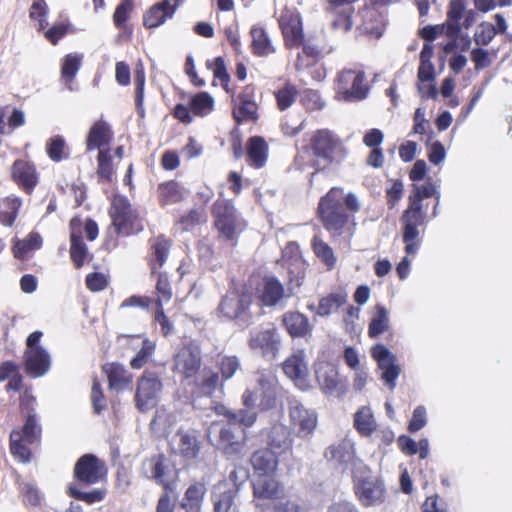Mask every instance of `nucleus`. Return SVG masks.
<instances>
[{"mask_svg":"<svg viewBox=\"0 0 512 512\" xmlns=\"http://www.w3.org/2000/svg\"><path fill=\"white\" fill-rule=\"evenodd\" d=\"M431 197L435 199L432 211V217L434 218L438 214L441 197L437 186L431 180L422 185H412L408 205L400 217L402 241L405 253L408 255H415L420 249L422 243L420 228L425 227L427 223V213L423 209V200Z\"/></svg>","mask_w":512,"mask_h":512,"instance_id":"obj_1","label":"nucleus"},{"mask_svg":"<svg viewBox=\"0 0 512 512\" xmlns=\"http://www.w3.org/2000/svg\"><path fill=\"white\" fill-rule=\"evenodd\" d=\"M344 148L340 138L329 129H317L306 135L297 149L293 166L298 171L313 169L311 178L332 166L342 155ZM312 181V179H310Z\"/></svg>","mask_w":512,"mask_h":512,"instance_id":"obj_2","label":"nucleus"},{"mask_svg":"<svg viewBox=\"0 0 512 512\" xmlns=\"http://www.w3.org/2000/svg\"><path fill=\"white\" fill-rule=\"evenodd\" d=\"M360 210V203L353 193L345 194L343 188L332 187L323 195L316 209L317 218L332 236H340L354 224V214Z\"/></svg>","mask_w":512,"mask_h":512,"instance_id":"obj_3","label":"nucleus"},{"mask_svg":"<svg viewBox=\"0 0 512 512\" xmlns=\"http://www.w3.org/2000/svg\"><path fill=\"white\" fill-rule=\"evenodd\" d=\"M206 66L230 96L231 115L235 123L237 125L256 123L260 118L259 105L256 101V86L247 84L238 92L231 87V77L227 71L225 60L221 56L208 60Z\"/></svg>","mask_w":512,"mask_h":512,"instance_id":"obj_4","label":"nucleus"},{"mask_svg":"<svg viewBox=\"0 0 512 512\" xmlns=\"http://www.w3.org/2000/svg\"><path fill=\"white\" fill-rule=\"evenodd\" d=\"M215 412L227 420L219 430L217 449L227 457L239 456L246 444V430L255 424L257 414L247 409L233 411L224 405L216 407Z\"/></svg>","mask_w":512,"mask_h":512,"instance_id":"obj_5","label":"nucleus"},{"mask_svg":"<svg viewBox=\"0 0 512 512\" xmlns=\"http://www.w3.org/2000/svg\"><path fill=\"white\" fill-rule=\"evenodd\" d=\"M36 398L24 393L19 398L20 412L25 415V422L22 427L13 429L9 436V448L11 455L21 463H29L33 454L31 447L39 445L41 441L42 428L34 412Z\"/></svg>","mask_w":512,"mask_h":512,"instance_id":"obj_6","label":"nucleus"},{"mask_svg":"<svg viewBox=\"0 0 512 512\" xmlns=\"http://www.w3.org/2000/svg\"><path fill=\"white\" fill-rule=\"evenodd\" d=\"M211 215L217 239L235 248L241 234L247 229V221L240 215L232 201L226 199L216 200L213 203Z\"/></svg>","mask_w":512,"mask_h":512,"instance_id":"obj_7","label":"nucleus"},{"mask_svg":"<svg viewBox=\"0 0 512 512\" xmlns=\"http://www.w3.org/2000/svg\"><path fill=\"white\" fill-rule=\"evenodd\" d=\"M253 302L254 293L252 291L248 289L230 290L220 300L217 307L218 317L248 327L254 320V315L251 312Z\"/></svg>","mask_w":512,"mask_h":512,"instance_id":"obj_8","label":"nucleus"},{"mask_svg":"<svg viewBox=\"0 0 512 512\" xmlns=\"http://www.w3.org/2000/svg\"><path fill=\"white\" fill-rule=\"evenodd\" d=\"M203 365L200 346L194 341L182 344L173 355L172 371L179 376L180 382L193 385L192 394L197 396L196 384Z\"/></svg>","mask_w":512,"mask_h":512,"instance_id":"obj_9","label":"nucleus"},{"mask_svg":"<svg viewBox=\"0 0 512 512\" xmlns=\"http://www.w3.org/2000/svg\"><path fill=\"white\" fill-rule=\"evenodd\" d=\"M70 249L69 255L75 269H80L87 261L92 260V254L83 240V232L89 241H94L99 234L97 223L93 219H87L83 226L79 217H73L69 222Z\"/></svg>","mask_w":512,"mask_h":512,"instance_id":"obj_10","label":"nucleus"},{"mask_svg":"<svg viewBox=\"0 0 512 512\" xmlns=\"http://www.w3.org/2000/svg\"><path fill=\"white\" fill-rule=\"evenodd\" d=\"M218 372L204 370L200 383L196 384L197 396L211 397L217 389H222L224 383L230 380L240 369V360L235 355L223 356L217 362Z\"/></svg>","mask_w":512,"mask_h":512,"instance_id":"obj_11","label":"nucleus"},{"mask_svg":"<svg viewBox=\"0 0 512 512\" xmlns=\"http://www.w3.org/2000/svg\"><path fill=\"white\" fill-rule=\"evenodd\" d=\"M109 216L118 235L130 236L143 229L138 211L132 207L128 198L123 195L113 197Z\"/></svg>","mask_w":512,"mask_h":512,"instance_id":"obj_12","label":"nucleus"},{"mask_svg":"<svg viewBox=\"0 0 512 512\" xmlns=\"http://www.w3.org/2000/svg\"><path fill=\"white\" fill-rule=\"evenodd\" d=\"M365 74L361 70L343 69L335 80L338 100L352 102L366 98L369 88L364 83Z\"/></svg>","mask_w":512,"mask_h":512,"instance_id":"obj_13","label":"nucleus"},{"mask_svg":"<svg viewBox=\"0 0 512 512\" xmlns=\"http://www.w3.org/2000/svg\"><path fill=\"white\" fill-rule=\"evenodd\" d=\"M163 388L159 375L145 370L137 380L135 405L141 412L155 408L158 404L159 393Z\"/></svg>","mask_w":512,"mask_h":512,"instance_id":"obj_14","label":"nucleus"},{"mask_svg":"<svg viewBox=\"0 0 512 512\" xmlns=\"http://www.w3.org/2000/svg\"><path fill=\"white\" fill-rule=\"evenodd\" d=\"M354 494L363 507L381 505L386 499V488L380 477L366 476L354 480Z\"/></svg>","mask_w":512,"mask_h":512,"instance_id":"obj_15","label":"nucleus"},{"mask_svg":"<svg viewBox=\"0 0 512 512\" xmlns=\"http://www.w3.org/2000/svg\"><path fill=\"white\" fill-rule=\"evenodd\" d=\"M107 475L105 463L93 454L81 456L73 471L76 481L82 486H91L102 481Z\"/></svg>","mask_w":512,"mask_h":512,"instance_id":"obj_16","label":"nucleus"},{"mask_svg":"<svg viewBox=\"0 0 512 512\" xmlns=\"http://www.w3.org/2000/svg\"><path fill=\"white\" fill-rule=\"evenodd\" d=\"M278 23L283 36L284 45L287 49L291 50L303 45L305 41L303 23L297 11L289 8L283 9Z\"/></svg>","mask_w":512,"mask_h":512,"instance_id":"obj_17","label":"nucleus"},{"mask_svg":"<svg viewBox=\"0 0 512 512\" xmlns=\"http://www.w3.org/2000/svg\"><path fill=\"white\" fill-rule=\"evenodd\" d=\"M10 178L26 195H32L40 183V173L35 163L27 158H18L12 163Z\"/></svg>","mask_w":512,"mask_h":512,"instance_id":"obj_18","label":"nucleus"},{"mask_svg":"<svg viewBox=\"0 0 512 512\" xmlns=\"http://www.w3.org/2000/svg\"><path fill=\"white\" fill-rule=\"evenodd\" d=\"M288 413L290 428L297 437L307 438L314 433L318 423V416L314 410L295 401L290 403Z\"/></svg>","mask_w":512,"mask_h":512,"instance_id":"obj_19","label":"nucleus"},{"mask_svg":"<svg viewBox=\"0 0 512 512\" xmlns=\"http://www.w3.org/2000/svg\"><path fill=\"white\" fill-rule=\"evenodd\" d=\"M358 16L360 17V23L356 27V32L359 35L375 40L380 39L384 35L387 19L378 9L363 5L358 9Z\"/></svg>","mask_w":512,"mask_h":512,"instance_id":"obj_20","label":"nucleus"},{"mask_svg":"<svg viewBox=\"0 0 512 512\" xmlns=\"http://www.w3.org/2000/svg\"><path fill=\"white\" fill-rule=\"evenodd\" d=\"M358 0H327L326 13L332 30L348 33L353 28L354 4Z\"/></svg>","mask_w":512,"mask_h":512,"instance_id":"obj_21","label":"nucleus"},{"mask_svg":"<svg viewBox=\"0 0 512 512\" xmlns=\"http://www.w3.org/2000/svg\"><path fill=\"white\" fill-rule=\"evenodd\" d=\"M256 294L261 307H276L290 297L284 284L272 275H265L261 279Z\"/></svg>","mask_w":512,"mask_h":512,"instance_id":"obj_22","label":"nucleus"},{"mask_svg":"<svg viewBox=\"0 0 512 512\" xmlns=\"http://www.w3.org/2000/svg\"><path fill=\"white\" fill-rule=\"evenodd\" d=\"M316 381L326 395L341 397L346 393L347 385L339 378L338 369L329 362H320L315 366Z\"/></svg>","mask_w":512,"mask_h":512,"instance_id":"obj_23","label":"nucleus"},{"mask_svg":"<svg viewBox=\"0 0 512 512\" xmlns=\"http://www.w3.org/2000/svg\"><path fill=\"white\" fill-rule=\"evenodd\" d=\"M282 493V485L273 476L257 477L253 482V503L261 512L271 508L267 501L279 499Z\"/></svg>","mask_w":512,"mask_h":512,"instance_id":"obj_24","label":"nucleus"},{"mask_svg":"<svg viewBox=\"0 0 512 512\" xmlns=\"http://www.w3.org/2000/svg\"><path fill=\"white\" fill-rule=\"evenodd\" d=\"M282 369L284 374L299 389L306 391L311 385L309 381V370L305 360L304 350H297L289 356L283 363Z\"/></svg>","mask_w":512,"mask_h":512,"instance_id":"obj_25","label":"nucleus"},{"mask_svg":"<svg viewBox=\"0 0 512 512\" xmlns=\"http://www.w3.org/2000/svg\"><path fill=\"white\" fill-rule=\"evenodd\" d=\"M143 468L147 469V477L154 480L163 488V492H174L176 479H169V466L163 453L155 454L143 461Z\"/></svg>","mask_w":512,"mask_h":512,"instance_id":"obj_26","label":"nucleus"},{"mask_svg":"<svg viewBox=\"0 0 512 512\" xmlns=\"http://www.w3.org/2000/svg\"><path fill=\"white\" fill-rule=\"evenodd\" d=\"M371 356L382 370V379L390 389H393L401 372L400 366L396 364V356L383 344L374 345Z\"/></svg>","mask_w":512,"mask_h":512,"instance_id":"obj_27","label":"nucleus"},{"mask_svg":"<svg viewBox=\"0 0 512 512\" xmlns=\"http://www.w3.org/2000/svg\"><path fill=\"white\" fill-rule=\"evenodd\" d=\"M280 343V336L275 327L253 333L248 340V346L251 350H259L263 357L271 360L277 357Z\"/></svg>","mask_w":512,"mask_h":512,"instance_id":"obj_28","label":"nucleus"},{"mask_svg":"<svg viewBox=\"0 0 512 512\" xmlns=\"http://www.w3.org/2000/svg\"><path fill=\"white\" fill-rule=\"evenodd\" d=\"M172 240L164 234L151 237L148 240L147 265L151 274H156L168 260Z\"/></svg>","mask_w":512,"mask_h":512,"instance_id":"obj_29","label":"nucleus"},{"mask_svg":"<svg viewBox=\"0 0 512 512\" xmlns=\"http://www.w3.org/2000/svg\"><path fill=\"white\" fill-rule=\"evenodd\" d=\"M113 139L114 132L111 125L103 119H98L91 125L87 132L85 139L86 151L91 152L96 149L98 152L101 150H110L109 146Z\"/></svg>","mask_w":512,"mask_h":512,"instance_id":"obj_30","label":"nucleus"},{"mask_svg":"<svg viewBox=\"0 0 512 512\" xmlns=\"http://www.w3.org/2000/svg\"><path fill=\"white\" fill-rule=\"evenodd\" d=\"M279 456L276 451L266 447L256 449L250 456V464L256 477H270L277 472Z\"/></svg>","mask_w":512,"mask_h":512,"instance_id":"obj_31","label":"nucleus"},{"mask_svg":"<svg viewBox=\"0 0 512 512\" xmlns=\"http://www.w3.org/2000/svg\"><path fill=\"white\" fill-rule=\"evenodd\" d=\"M182 0H161L152 5L143 16L146 28H157L172 18Z\"/></svg>","mask_w":512,"mask_h":512,"instance_id":"obj_32","label":"nucleus"},{"mask_svg":"<svg viewBox=\"0 0 512 512\" xmlns=\"http://www.w3.org/2000/svg\"><path fill=\"white\" fill-rule=\"evenodd\" d=\"M281 324L292 338H307L313 331L309 318L299 311L285 312L281 317Z\"/></svg>","mask_w":512,"mask_h":512,"instance_id":"obj_33","label":"nucleus"},{"mask_svg":"<svg viewBox=\"0 0 512 512\" xmlns=\"http://www.w3.org/2000/svg\"><path fill=\"white\" fill-rule=\"evenodd\" d=\"M348 301V293L344 288H337L329 294L319 299L318 305L315 307L313 304L307 306V308L315 312L317 316L328 317L332 313L337 312L340 308L345 306Z\"/></svg>","mask_w":512,"mask_h":512,"instance_id":"obj_34","label":"nucleus"},{"mask_svg":"<svg viewBox=\"0 0 512 512\" xmlns=\"http://www.w3.org/2000/svg\"><path fill=\"white\" fill-rule=\"evenodd\" d=\"M23 359L25 372L29 377H42L50 368V356L43 347L26 349Z\"/></svg>","mask_w":512,"mask_h":512,"instance_id":"obj_35","label":"nucleus"},{"mask_svg":"<svg viewBox=\"0 0 512 512\" xmlns=\"http://www.w3.org/2000/svg\"><path fill=\"white\" fill-rule=\"evenodd\" d=\"M176 436L178 438L176 454L186 461L196 459L202 447L196 432L179 429Z\"/></svg>","mask_w":512,"mask_h":512,"instance_id":"obj_36","label":"nucleus"},{"mask_svg":"<svg viewBox=\"0 0 512 512\" xmlns=\"http://www.w3.org/2000/svg\"><path fill=\"white\" fill-rule=\"evenodd\" d=\"M269 147L262 136H252L246 143V162L255 169L265 166L268 160Z\"/></svg>","mask_w":512,"mask_h":512,"instance_id":"obj_37","label":"nucleus"},{"mask_svg":"<svg viewBox=\"0 0 512 512\" xmlns=\"http://www.w3.org/2000/svg\"><path fill=\"white\" fill-rule=\"evenodd\" d=\"M249 34L251 37L250 49L254 56L267 57L276 53L277 49L263 26L253 25Z\"/></svg>","mask_w":512,"mask_h":512,"instance_id":"obj_38","label":"nucleus"},{"mask_svg":"<svg viewBox=\"0 0 512 512\" xmlns=\"http://www.w3.org/2000/svg\"><path fill=\"white\" fill-rule=\"evenodd\" d=\"M292 447L293 439L289 429L283 424L273 425L268 433L266 448L276 451L281 456L291 451Z\"/></svg>","mask_w":512,"mask_h":512,"instance_id":"obj_39","label":"nucleus"},{"mask_svg":"<svg viewBox=\"0 0 512 512\" xmlns=\"http://www.w3.org/2000/svg\"><path fill=\"white\" fill-rule=\"evenodd\" d=\"M102 371L108 379L110 390H123L131 385L133 376L118 362L105 363Z\"/></svg>","mask_w":512,"mask_h":512,"instance_id":"obj_40","label":"nucleus"},{"mask_svg":"<svg viewBox=\"0 0 512 512\" xmlns=\"http://www.w3.org/2000/svg\"><path fill=\"white\" fill-rule=\"evenodd\" d=\"M465 13V4L463 0H451L447 10V19L443 23L445 27V35L456 41L460 32V21Z\"/></svg>","mask_w":512,"mask_h":512,"instance_id":"obj_41","label":"nucleus"},{"mask_svg":"<svg viewBox=\"0 0 512 512\" xmlns=\"http://www.w3.org/2000/svg\"><path fill=\"white\" fill-rule=\"evenodd\" d=\"M157 198L162 207L180 203L185 198L184 188L176 180L164 181L157 187Z\"/></svg>","mask_w":512,"mask_h":512,"instance_id":"obj_42","label":"nucleus"},{"mask_svg":"<svg viewBox=\"0 0 512 512\" xmlns=\"http://www.w3.org/2000/svg\"><path fill=\"white\" fill-rule=\"evenodd\" d=\"M206 491L204 483L195 482L191 484L186 489L181 501V507L185 512H200Z\"/></svg>","mask_w":512,"mask_h":512,"instance_id":"obj_43","label":"nucleus"},{"mask_svg":"<svg viewBox=\"0 0 512 512\" xmlns=\"http://www.w3.org/2000/svg\"><path fill=\"white\" fill-rule=\"evenodd\" d=\"M0 224L6 227H12L19 215L22 206V199L16 195H9L0 199Z\"/></svg>","mask_w":512,"mask_h":512,"instance_id":"obj_44","label":"nucleus"},{"mask_svg":"<svg viewBox=\"0 0 512 512\" xmlns=\"http://www.w3.org/2000/svg\"><path fill=\"white\" fill-rule=\"evenodd\" d=\"M9 380L5 386L6 391H19L23 385V378L19 366L13 361H4L0 364V382Z\"/></svg>","mask_w":512,"mask_h":512,"instance_id":"obj_45","label":"nucleus"},{"mask_svg":"<svg viewBox=\"0 0 512 512\" xmlns=\"http://www.w3.org/2000/svg\"><path fill=\"white\" fill-rule=\"evenodd\" d=\"M276 106L280 111L290 108L297 100L299 90L290 80H286L282 86L273 91Z\"/></svg>","mask_w":512,"mask_h":512,"instance_id":"obj_46","label":"nucleus"},{"mask_svg":"<svg viewBox=\"0 0 512 512\" xmlns=\"http://www.w3.org/2000/svg\"><path fill=\"white\" fill-rule=\"evenodd\" d=\"M42 237L38 232H30L24 239L18 240L12 247L13 256L19 260L27 259L28 253L42 247Z\"/></svg>","mask_w":512,"mask_h":512,"instance_id":"obj_47","label":"nucleus"},{"mask_svg":"<svg viewBox=\"0 0 512 512\" xmlns=\"http://www.w3.org/2000/svg\"><path fill=\"white\" fill-rule=\"evenodd\" d=\"M389 329L388 310L382 304H377L374 308L372 318L368 326V335L370 338H377Z\"/></svg>","mask_w":512,"mask_h":512,"instance_id":"obj_48","label":"nucleus"},{"mask_svg":"<svg viewBox=\"0 0 512 512\" xmlns=\"http://www.w3.org/2000/svg\"><path fill=\"white\" fill-rule=\"evenodd\" d=\"M47 156L53 162H61L70 157L69 147L62 135H54L50 137L45 144Z\"/></svg>","mask_w":512,"mask_h":512,"instance_id":"obj_49","label":"nucleus"},{"mask_svg":"<svg viewBox=\"0 0 512 512\" xmlns=\"http://www.w3.org/2000/svg\"><path fill=\"white\" fill-rule=\"evenodd\" d=\"M97 177L99 181L111 183L115 174L113 156L110 150H101L97 155Z\"/></svg>","mask_w":512,"mask_h":512,"instance_id":"obj_50","label":"nucleus"},{"mask_svg":"<svg viewBox=\"0 0 512 512\" xmlns=\"http://www.w3.org/2000/svg\"><path fill=\"white\" fill-rule=\"evenodd\" d=\"M398 445L401 451L409 456L419 453L420 459H426L429 455V441L426 438L421 439L418 443L408 436H400Z\"/></svg>","mask_w":512,"mask_h":512,"instance_id":"obj_51","label":"nucleus"},{"mask_svg":"<svg viewBox=\"0 0 512 512\" xmlns=\"http://www.w3.org/2000/svg\"><path fill=\"white\" fill-rule=\"evenodd\" d=\"M190 109L195 116L205 117L214 110V98L208 92H198L189 101Z\"/></svg>","mask_w":512,"mask_h":512,"instance_id":"obj_52","label":"nucleus"},{"mask_svg":"<svg viewBox=\"0 0 512 512\" xmlns=\"http://www.w3.org/2000/svg\"><path fill=\"white\" fill-rule=\"evenodd\" d=\"M311 246L315 255L321 260V262L331 270L336 264V257L332 248L319 236L315 235L312 238Z\"/></svg>","mask_w":512,"mask_h":512,"instance_id":"obj_53","label":"nucleus"},{"mask_svg":"<svg viewBox=\"0 0 512 512\" xmlns=\"http://www.w3.org/2000/svg\"><path fill=\"white\" fill-rule=\"evenodd\" d=\"M354 427L362 436H370L376 429V424L369 408L362 407L354 415Z\"/></svg>","mask_w":512,"mask_h":512,"instance_id":"obj_54","label":"nucleus"},{"mask_svg":"<svg viewBox=\"0 0 512 512\" xmlns=\"http://www.w3.org/2000/svg\"><path fill=\"white\" fill-rule=\"evenodd\" d=\"M330 455V458L339 464H347L352 462L354 459V449L352 444L348 441L343 440L337 444L329 446L326 451V456Z\"/></svg>","mask_w":512,"mask_h":512,"instance_id":"obj_55","label":"nucleus"},{"mask_svg":"<svg viewBox=\"0 0 512 512\" xmlns=\"http://www.w3.org/2000/svg\"><path fill=\"white\" fill-rule=\"evenodd\" d=\"M107 494L106 489L97 488L89 492L81 491L75 484H70L68 487V495L76 500L83 501L86 504H94L101 502L105 499Z\"/></svg>","mask_w":512,"mask_h":512,"instance_id":"obj_56","label":"nucleus"},{"mask_svg":"<svg viewBox=\"0 0 512 512\" xmlns=\"http://www.w3.org/2000/svg\"><path fill=\"white\" fill-rule=\"evenodd\" d=\"M83 56L77 53L67 54L62 61L61 77L66 83H72L82 64Z\"/></svg>","mask_w":512,"mask_h":512,"instance_id":"obj_57","label":"nucleus"},{"mask_svg":"<svg viewBox=\"0 0 512 512\" xmlns=\"http://www.w3.org/2000/svg\"><path fill=\"white\" fill-rule=\"evenodd\" d=\"M75 32V28L69 20L56 22L44 31L45 39L52 45H57L68 34Z\"/></svg>","mask_w":512,"mask_h":512,"instance_id":"obj_58","label":"nucleus"},{"mask_svg":"<svg viewBox=\"0 0 512 512\" xmlns=\"http://www.w3.org/2000/svg\"><path fill=\"white\" fill-rule=\"evenodd\" d=\"M156 350V345L151 340L145 338L142 346L136 355L130 360V367L135 370L143 368L152 359Z\"/></svg>","mask_w":512,"mask_h":512,"instance_id":"obj_59","label":"nucleus"},{"mask_svg":"<svg viewBox=\"0 0 512 512\" xmlns=\"http://www.w3.org/2000/svg\"><path fill=\"white\" fill-rule=\"evenodd\" d=\"M155 275L157 276L155 287L157 298L155 300V305L158 306L160 303L163 306L164 303H167L172 299V287L167 273L159 272L158 270Z\"/></svg>","mask_w":512,"mask_h":512,"instance_id":"obj_60","label":"nucleus"},{"mask_svg":"<svg viewBox=\"0 0 512 512\" xmlns=\"http://www.w3.org/2000/svg\"><path fill=\"white\" fill-rule=\"evenodd\" d=\"M300 103L307 112L319 111L325 106L319 91L309 88L304 89L300 94Z\"/></svg>","mask_w":512,"mask_h":512,"instance_id":"obj_61","label":"nucleus"},{"mask_svg":"<svg viewBox=\"0 0 512 512\" xmlns=\"http://www.w3.org/2000/svg\"><path fill=\"white\" fill-rule=\"evenodd\" d=\"M146 75L143 67H138L134 71V85H135V106L138 113L144 115V88H145Z\"/></svg>","mask_w":512,"mask_h":512,"instance_id":"obj_62","label":"nucleus"},{"mask_svg":"<svg viewBox=\"0 0 512 512\" xmlns=\"http://www.w3.org/2000/svg\"><path fill=\"white\" fill-rule=\"evenodd\" d=\"M133 0H122L113 13V23L116 28L124 29L133 11Z\"/></svg>","mask_w":512,"mask_h":512,"instance_id":"obj_63","label":"nucleus"},{"mask_svg":"<svg viewBox=\"0 0 512 512\" xmlns=\"http://www.w3.org/2000/svg\"><path fill=\"white\" fill-rule=\"evenodd\" d=\"M237 494V489H229L220 493L214 500L215 512H230L234 507V500Z\"/></svg>","mask_w":512,"mask_h":512,"instance_id":"obj_64","label":"nucleus"}]
</instances>
